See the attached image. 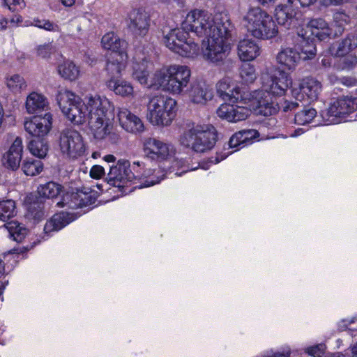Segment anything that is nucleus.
Here are the masks:
<instances>
[{
    "label": "nucleus",
    "instance_id": "1",
    "mask_svg": "<svg viewBox=\"0 0 357 357\" xmlns=\"http://www.w3.org/2000/svg\"><path fill=\"white\" fill-rule=\"evenodd\" d=\"M84 102L69 91L59 93L57 103L62 113L74 124L88 121L94 138L102 139L110 133L115 118L114 107L107 98L100 96L85 98Z\"/></svg>",
    "mask_w": 357,
    "mask_h": 357
},
{
    "label": "nucleus",
    "instance_id": "2",
    "mask_svg": "<svg viewBox=\"0 0 357 357\" xmlns=\"http://www.w3.org/2000/svg\"><path fill=\"white\" fill-rule=\"evenodd\" d=\"M211 15L205 10L190 11L182 22L181 28L172 29L164 37L166 47L182 56H193L199 47L190 33L204 38L211 36Z\"/></svg>",
    "mask_w": 357,
    "mask_h": 357
},
{
    "label": "nucleus",
    "instance_id": "3",
    "mask_svg": "<svg viewBox=\"0 0 357 357\" xmlns=\"http://www.w3.org/2000/svg\"><path fill=\"white\" fill-rule=\"evenodd\" d=\"M52 115L46 112L44 116L36 115L30 121H25L24 129L33 137L28 148L33 155L39 159L46 156L49 146L43 138L52 128Z\"/></svg>",
    "mask_w": 357,
    "mask_h": 357
},
{
    "label": "nucleus",
    "instance_id": "4",
    "mask_svg": "<svg viewBox=\"0 0 357 357\" xmlns=\"http://www.w3.org/2000/svg\"><path fill=\"white\" fill-rule=\"evenodd\" d=\"M64 188L62 185L54 181H49L40 184L36 192L29 193L25 197L29 215L35 222H38L45 216L46 199H56L63 194Z\"/></svg>",
    "mask_w": 357,
    "mask_h": 357
},
{
    "label": "nucleus",
    "instance_id": "5",
    "mask_svg": "<svg viewBox=\"0 0 357 357\" xmlns=\"http://www.w3.org/2000/svg\"><path fill=\"white\" fill-rule=\"evenodd\" d=\"M218 139L215 128L212 126H193L180 138V143L197 153H204L213 148Z\"/></svg>",
    "mask_w": 357,
    "mask_h": 357
},
{
    "label": "nucleus",
    "instance_id": "6",
    "mask_svg": "<svg viewBox=\"0 0 357 357\" xmlns=\"http://www.w3.org/2000/svg\"><path fill=\"white\" fill-rule=\"evenodd\" d=\"M244 20L247 22L248 31L256 38L270 39L278 33V28L272 16L259 7L250 8Z\"/></svg>",
    "mask_w": 357,
    "mask_h": 357
},
{
    "label": "nucleus",
    "instance_id": "7",
    "mask_svg": "<svg viewBox=\"0 0 357 357\" xmlns=\"http://www.w3.org/2000/svg\"><path fill=\"white\" fill-rule=\"evenodd\" d=\"M176 101L164 96L152 98L148 104L147 119L154 126H167L175 116Z\"/></svg>",
    "mask_w": 357,
    "mask_h": 357
},
{
    "label": "nucleus",
    "instance_id": "8",
    "mask_svg": "<svg viewBox=\"0 0 357 357\" xmlns=\"http://www.w3.org/2000/svg\"><path fill=\"white\" fill-rule=\"evenodd\" d=\"M98 196L96 191L84 188L82 190H77L76 192H66L61 196L56 206L59 208L67 206L72 209L83 208L95 204Z\"/></svg>",
    "mask_w": 357,
    "mask_h": 357
},
{
    "label": "nucleus",
    "instance_id": "9",
    "mask_svg": "<svg viewBox=\"0 0 357 357\" xmlns=\"http://www.w3.org/2000/svg\"><path fill=\"white\" fill-rule=\"evenodd\" d=\"M202 45L204 57L215 64L221 63L226 59L230 50L227 40L215 38L214 35L204 38Z\"/></svg>",
    "mask_w": 357,
    "mask_h": 357
},
{
    "label": "nucleus",
    "instance_id": "10",
    "mask_svg": "<svg viewBox=\"0 0 357 357\" xmlns=\"http://www.w3.org/2000/svg\"><path fill=\"white\" fill-rule=\"evenodd\" d=\"M130 162L126 160H119L116 165L109 167V172L107 174V182L110 185L119 188L131 185L137 179V176L129 169Z\"/></svg>",
    "mask_w": 357,
    "mask_h": 357
},
{
    "label": "nucleus",
    "instance_id": "11",
    "mask_svg": "<svg viewBox=\"0 0 357 357\" xmlns=\"http://www.w3.org/2000/svg\"><path fill=\"white\" fill-rule=\"evenodd\" d=\"M61 152L70 158L82 155L84 151V144L81 135L75 130L66 129L62 131L59 138Z\"/></svg>",
    "mask_w": 357,
    "mask_h": 357
},
{
    "label": "nucleus",
    "instance_id": "12",
    "mask_svg": "<svg viewBox=\"0 0 357 357\" xmlns=\"http://www.w3.org/2000/svg\"><path fill=\"white\" fill-rule=\"evenodd\" d=\"M245 99L243 102L231 104H222L216 111L218 117L228 122L236 123L245 120L251 113L250 108L247 106L248 100Z\"/></svg>",
    "mask_w": 357,
    "mask_h": 357
},
{
    "label": "nucleus",
    "instance_id": "13",
    "mask_svg": "<svg viewBox=\"0 0 357 357\" xmlns=\"http://www.w3.org/2000/svg\"><path fill=\"white\" fill-rule=\"evenodd\" d=\"M211 34L215 38L227 40L235 30L227 11L217 12L211 18Z\"/></svg>",
    "mask_w": 357,
    "mask_h": 357
},
{
    "label": "nucleus",
    "instance_id": "14",
    "mask_svg": "<svg viewBox=\"0 0 357 357\" xmlns=\"http://www.w3.org/2000/svg\"><path fill=\"white\" fill-rule=\"evenodd\" d=\"M250 102L249 106L257 115L264 116H271L278 111L277 105L273 100V97L266 91L263 90L255 92L252 100H248Z\"/></svg>",
    "mask_w": 357,
    "mask_h": 357
},
{
    "label": "nucleus",
    "instance_id": "15",
    "mask_svg": "<svg viewBox=\"0 0 357 357\" xmlns=\"http://www.w3.org/2000/svg\"><path fill=\"white\" fill-rule=\"evenodd\" d=\"M298 9L295 0H287L286 3L278 5L275 9V17L278 24L286 29L296 26Z\"/></svg>",
    "mask_w": 357,
    "mask_h": 357
},
{
    "label": "nucleus",
    "instance_id": "16",
    "mask_svg": "<svg viewBox=\"0 0 357 357\" xmlns=\"http://www.w3.org/2000/svg\"><path fill=\"white\" fill-rule=\"evenodd\" d=\"M190 100L195 104L205 105L213 97L212 89L204 82L193 81L184 90Z\"/></svg>",
    "mask_w": 357,
    "mask_h": 357
},
{
    "label": "nucleus",
    "instance_id": "17",
    "mask_svg": "<svg viewBox=\"0 0 357 357\" xmlns=\"http://www.w3.org/2000/svg\"><path fill=\"white\" fill-rule=\"evenodd\" d=\"M128 29L135 36H144L149 31L150 17L143 8L132 9L128 14Z\"/></svg>",
    "mask_w": 357,
    "mask_h": 357
},
{
    "label": "nucleus",
    "instance_id": "18",
    "mask_svg": "<svg viewBox=\"0 0 357 357\" xmlns=\"http://www.w3.org/2000/svg\"><path fill=\"white\" fill-rule=\"evenodd\" d=\"M170 92L181 94L190 83V70L185 66H172Z\"/></svg>",
    "mask_w": 357,
    "mask_h": 357
},
{
    "label": "nucleus",
    "instance_id": "19",
    "mask_svg": "<svg viewBox=\"0 0 357 357\" xmlns=\"http://www.w3.org/2000/svg\"><path fill=\"white\" fill-rule=\"evenodd\" d=\"M146 155L151 160H163L169 154V145L154 138H149L144 144Z\"/></svg>",
    "mask_w": 357,
    "mask_h": 357
},
{
    "label": "nucleus",
    "instance_id": "20",
    "mask_svg": "<svg viewBox=\"0 0 357 357\" xmlns=\"http://www.w3.org/2000/svg\"><path fill=\"white\" fill-rule=\"evenodd\" d=\"M278 76L275 75L271 77L270 84L264 86V91L268 92L271 96H282L285 93L291 81L289 75L283 70L278 71Z\"/></svg>",
    "mask_w": 357,
    "mask_h": 357
},
{
    "label": "nucleus",
    "instance_id": "21",
    "mask_svg": "<svg viewBox=\"0 0 357 357\" xmlns=\"http://www.w3.org/2000/svg\"><path fill=\"white\" fill-rule=\"evenodd\" d=\"M121 126L128 132L137 133L144 130V126L141 119L127 109H121L117 114Z\"/></svg>",
    "mask_w": 357,
    "mask_h": 357
},
{
    "label": "nucleus",
    "instance_id": "22",
    "mask_svg": "<svg viewBox=\"0 0 357 357\" xmlns=\"http://www.w3.org/2000/svg\"><path fill=\"white\" fill-rule=\"evenodd\" d=\"M22 140L20 137H17L13 142L8 151L3 156L4 165L13 171L17 169L22 160Z\"/></svg>",
    "mask_w": 357,
    "mask_h": 357
},
{
    "label": "nucleus",
    "instance_id": "23",
    "mask_svg": "<svg viewBox=\"0 0 357 357\" xmlns=\"http://www.w3.org/2000/svg\"><path fill=\"white\" fill-rule=\"evenodd\" d=\"M218 95L225 101L231 103L243 102L245 99L238 88L231 87L227 80L219 81L216 84Z\"/></svg>",
    "mask_w": 357,
    "mask_h": 357
},
{
    "label": "nucleus",
    "instance_id": "24",
    "mask_svg": "<svg viewBox=\"0 0 357 357\" xmlns=\"http://www.w3.org/2000/svg\"><path fill=\"white\" fill-rule=\"evenodd\" d=\"M126 53L110 54L105 66V70L109 77L108 80H116L121 78V71L126 67Z\"/></svg>",
    "mask_w": 357,
    "mask_h": 357
},
{
    "label": "nucleus",
    "instance_id": "25",
    "mask_svg": "<svg viewBox=\"0 0 357 357\" xmlns=\"http://www.w3.org/2000/svg\"><path fill=\"white\" fill-rule=\"evenodd\" d=\"M300 93L296 97L303 98L305 96L309 101H314L318 98V96L321 91V83L311 77H307L302 79L299 84Z\"/></svg>",
    "mask_w": 357,
    "mask_h": 357
},
{
    "label": "nucleus",
    "instance_id": "26",
    "mask_svg": "<svg viewBox=\"0 0 357 357\" xmlns=\"http://www.w3.org/2000/svg\"><path fill=\"white\" fill-rule=\"evenodd\" d=\"M336 124L345 119L346 115L357 110V98L345 96L336 101Z\"/></svg>",
    "mask_w": 357,
    "mask_h": 357
},
{
    "label": "nucleus",
    "instance_id": "27",
    "mask_svg": "<svg viewBox=\"0 0 357 357\" xmlns=\"http://www.w3.org/2000/svg\"><path fill=\"white\" fill-rule=\"evenodd\" d=\"M238 55L241 60L249 61L254 60L260 54L258 45L250 39H243L239 41L237 47Z\"/></svg>",
    "mask_w": 357,
    "mask_h": 357
},
{
    "label": "nucleus",
    "instance_id": "28",
    "mask_svg": "<svg viewBox=\"0 0 357 357\" xmlns=\"http://www.w3.org/2000/svg\"><path fill=\"white\" fill-rule=\"evenodd\" d=\"M74 220V215L67 212L54 214L45 225L46 234L59 231Z\"/></svg>",
    "mask_w": 357,
    "mask_h": 357
},
{
    "label": "nucleus",
    "instance_id": "29",
    "mask_svg": "<svg viewBox=\"0 0 357 357\" xmlns=\"http://www.w3.org/2000/svg\"><path fill=\"white\" fill-rule=\"evenodd\" d=\"M301 59V52L296 48H285L277 55L278 62L288 70H294Z\"/></svg>",
    "mask_w": 357,
    "mask_h": 357
},
{
    "label": "nucleus",
    "instance_id": "30",
    "mask_svg": "<svg viewBox=\"0 0 357 357\" xmlns=\"http://www.w3.org/2000/svg\"><path fill=\"white\" fill-rule=\"evenodd\" d=\"M308 26L311 29V33L319 41H328L331 39L332 29L328 24L321 18L312 19L308 22Z\"/></svg>",
    "mask_w": 357,
    "mask_h": 357
},
{
    "label": "nucleus",
    "instance_id": "31",
    "mask_svg": "<svg viewBox=\"0 0 357 357\" xmlns=\"http://www.w3.org/2000/svg\"><path fill=\"white\" fill-rule=\"evenodd\" d=\"M101 44L104 49L112 51L111 54L126 53V42L121 40L114 32L105 34L102 38Z\"/></svg>",
    "mask_w": 357,
    "mask_h": 357
},
{
    "label": "nucleus",
    "instance_id": "32",
    "mask_svg": "<svg viewBox=\"0 0 357 357\" xmlns=\"http://www.w3.org/2000/svg\"><path fill=\"white\" fill-rule=\"evenodd\" d=\"M171 70L172 66L169 67H163L162 68L156 70L152 78L151 85L157 89H162V90L170 92L171 83Z\"/></svg>",
    "mask_w": 357,
    "mask_h": 357
},
{
    "label": "nucleus",
    "instance_id": "33",
    "mask_svg": "<svg viewBox=\"0 0 357 357\" xmlns=\"http://www.w3.org/2000/svg\"><path fill=\"white\" fill-rule=\"evenodd\" d=\"M47 107V101L46 98L38 93H31L26 101V108L29 114L38 113L45 110Z\"/></svg>",
    "mask_w": 357,
    "mask_h": 357
},
{
    "label": "nucleus",
    "instance_id": "34",
    "mask_svg": "<svg viewBox=\"0 0 357 357\" xmlns=\"http://www.w3.org/2000/svg\"><path fill=\"white\" fill-rule=\"evenodd\" d=\"M297 51L301 52V59L303 60L312 59L317 54V47L314 39H300L296 45Z\"/></svg>",
    "mask_w": 357,
    "mask_h": 357
},
{
    "label": "nucleus",
    "instance_id": "35",
    "mask_svg": "<svg viewBox=\"0 0 357 357\" xmlns=\"http://www.w3.org/2000/svg\"><path fill=\"white\" fill-rule=\"evenodd\" d=\"M106 86L116 95L123 97L130 96L133 93V87L130 83L120 78L116 80H107Z\"/></svg>",
    "mask_w": 357,
    "mask_h": 357
},
{
    "label": "nucleus",
    "instance_id": "36",
    "mask_svg": "<svg viewBox=\"0 0 357 357\" xmlns=\"http://www.w3.org/2000/svg\"><path fill=\"white\" fill-rule=\"evenodd\" d=\"M148 63L147 59L143 58L139 61H135L132 65V77L142 84L147 83L149 76Z\"/></svg>",
    "mask_w": 357,
    "mask_h": 357
},
{
    "label": "nucleus",
    "instance_id": "37",
    "mask_svg": "<svg viewBox=\"0 0 357 357\" xmlns=\"http://www.w3.org/2000/svg\"><path fill=\"white\" fill-rule=\"evenodd\" d=\"M16 203L14 200L0 199V220L8 222L17 215Z\"/></svg>",
    "mask_w": 357,
    "mask_h": 357
},
{
    "label": "nucleus",
    "instance_id": "38",
    "mask_svg": "<svg viewBox=\"0 0 357 357\" xmlns=\"http://www.w3.org/2000/svg\"><path fill=\"white\" fill-rule=\"evenodd\" d=\"M58 72L63 79L72 82L78 77L79 69L73 62L67 61L58 66Z\"/></svg>",
    "mask_w": 357,
    "mask_h": 357
},
{
    "label": "nucleus",
    "instance_id": "39",
    "mask_svg": "<svg viewBox=\"0 0 357 357\" xmlns=\"http://www.w3.org/2000/svg\"><path fill=\"white\" fill-rule=\"evenodd\" d=\"M5 226L10 238L16 242H22L27 234L28 229L17 221L8 222Z\"/></svg>",
    "mask_w": 357,
    "mask_h": 357
},
{
    "label": "nucleus",
    "instance_id": "40",
    "mask_svg": "<svg viewBox=\"0 0 357 357\" xmlns=\"http://www.w3.org/2000/svg\"><path fill=\"white\" fill-rule=\"evenodd\" d=\"M43 169V164L40 159L27 158L22 165V169L27 176H36L40 174Z\"/></svg>",
    "mask_w": 357,
    "mask_h": 357
},
{
    "label": "nucleus",
    "instance_id": "41",
    "mask_svg": "<svg viewBox=\"0 0 357 357\" xmlns=\"http://www.w3.org/2000/svg\"><path fill=\"white\" fill-rule=\"evenodd\" d=\"M357 47V37L349 34L339 44L336 54L344 55Z\"/></svg>",
    "mask_w": 357,
    "mask_h": 357
},
{
    "label": "nucleus",
    "instance_id": "42",
    "mask_svg": "<svg viewBox=\"0 0 357 357\" xmlns=\"http://www.w3.org/2000/svg\"><path fill=\"white\" fill-rule=\"evenodd\" d=\"M317 115L315 109L304 107L303 109L295 114V123L298 125H305L310 123Z\"/></svg>",
    "mask_w": 357,
    "mask_h": 357
},
{
    "label": "nucleus",
    "instance_id": "43",
    "mask_svg": "<svg viewBox=\"0 0 357 357\" xmlns=\"http://www.w3.org/2000/svg\"><path fill=\"white\" fill-rule=\"evenodd\" d=\"M337 57L339 59L336 60V64L337 63L338 65V66H336L337 69L350 70L357 64V57L352 54H346L344 55L336 54V59Z\"/></svg>",
    "mask_w": 357,
    "mask_h": 357
},
{
    "label": "nucleus",
    "instance_id": "44",
    "mask_svg": "<svg viewBox=\"0 0 357 357\" xmlns=\"http://www.w3.org/2000/svg\"><path fill=\"white\" fill-rule=\"evenodd\" d=\"M6 85L8 88L15 93H20L22 90L26 87L24 79L18 74L8 77Z\"/></svg>",
    "mask_w": 357,
    "mask_h": 357
},
{
    "label": "nucleus",
    "instance_id": "45",
    "mask_svg": "<svg viewBox=\"0 0 357 357\" xmlns=\"http://www.w3.org/2000/svg\"><path fill=\"white\" fill-rule=\"evenodd\" d=\"M239 75L242 81L246 84L252 83L256 79L255 68L250 63H244L241 65Z\"/></svg>",
    "mask_w": 357,
    "mask_h": 357
},
{
    "label": "nucleus",
    "instance_id": "46",
    "mask_svg": "<svg viewBox=\"0 0 357 357\" xmlns=\"http://www.w3.org/2000/svg\"><path fill=\"white\" fill-rule=\"evenodd\" d=\"M336 36L338 33L342 34L344 30V26L350 21L349 16L343 11L336 10Z\"/></svg>",
    "mask_w": 357,
    "mask_h": 357
},
{
    "label": "nucleus",
    "instance_id": "47",
    "mask_svg": "<svg viewBox=\"0 0 357 357\" xmlns=\"http://www.w3.org/2000/svg\"><path fill=\"white\" fill-rule=\"evenodd\" d=\"M326 349L324 344H319L307 347L305 352L313 357H324Z\"/></svg>",
    "mask_w": 357,
    "mask_h": 357
},
{
    "label": "nucleus",
    "instance_id": "48",
    "mask_svg": "<svg viewBox=\"0 0 357 357\" xmlns=\"http://www.w3.org/2000/svg\"><path fill=\"white\" fill-rule=\"evenodd\" d=\"M237 133L242 135L241 140L243 144L252 142L253 139L258 137L259 135L258 131L255 129L242 130L237 132Z\"/></svg>",
    "mask_w": 357,
    "mask_h": 357
},
{
    "label": "nucleus",
    "instance_id": "49",
    "mask_svg": "<svg viewBox=\"0 0 357 357\" xmlns=\"http://www.w3.org/2000/svg\"><path fill=\"white\" fill-rule=\"evenodd\" d=\"M334 107L335 103H331L330 107L327 110L323 112L321 116L325 125H331L335 123Z\"/></svg>",
    "mask_w": 357,
    "mask_h": 357
},
{
    "label": "nucleus",
    "instance_id": "50",
    "mask_svg": "<svg viewBox=\"0 0 357 357\" xmlns=\"http://www.w3.org/2000/svg\"><path fill=\"white\" fill-rule=\"evenodd\" d=\"M317 1L318 0H295V3L298 6V3H299L301 7L305 8L314 5ZM319 2L320 5L327 7L333 3V0H319Z\"/></svg>",
    "mask_w": 357,
    "mask_h": 357
},
{
    "label": "nucleus",
    "instance_id": "51",
    "mask_svg": "<svg viewBox=\"0 0 357 357\" xmlns=\"http://www.w3.org/2000/svg\"><path fill=\"white\" fill-rule=\"evenodd\" d=\"M53 50V47L51 44H45L43 45H39L37 48V54L43 59H47L50 56Z\"/></svg>",
    "mask_w": 357,
    "mask_h": 357
},
{
    "label": "nucleus",
    "instance_id": "52",
    "mask_svg": "<svg viewBox=\"0 0 357 357\" xmlns=\"http://www.w3.org/2000/svg\"><path fill=\"white\" fill-rule=\"evenodd\" d=\"M22 3L23 6L21 8L25 6L24 0H2V6H8V9L12 12L16 10V6H20Z\"/></svg>",
    "mask_w": 357,
    "mask_h": 357
},
{
    "label": "nucleus",
    "instance_id": "53",
    "mask_svg": "<svg viewBox=\"0 0 357 357\" xmlns=\"http://www.w3.org/2000/svg\"><path fill=\"white\" fill-rule=\"evenodd\" d=\"M105 174V169L100 165H93L90 170V176L95 179L100 178Z\"/></svg>",
    "mask_w": 357,
    "mask_h": 357
},
{
    "label": "nucleus",
    "instance_id": "54",
    "mask_svg": "<svg viewBox=\"0 0 357 357\" xmlns=\"http://www.w3.org/2000/svg\"><path fill=\"white\" fill-rule=\"evenodd\" d=\"M242 135L241 133H234L229 139V146L230 148H237L240 145L243 144L241 137Z\"/></svg>",
    "mask_w": 357,
    "mask_h": 357
},
{
    "label": "nucleus",
    "instance_id": "55",
    "mask_svg": "<svg viewBox=\"0 0 357 357\" xmlns=\"http://www.w3.org/2000/svg\"><path fill=\"white\" fill-rule=\"evenodd\" d=\"M338 80L347 86H354L357 84L356 79L352 77H344Z\"/></svg>",
    "mask_w": 357,
    "mask_h": 357
},
{
    "label": "nucleus",
    "instance_id": "56",
    "mask_svg": "<svg viewBox=\"0 0 357 357\" xmlns=\"http://www.w3.org/2000/svg\"><path fill=\"white\" fill-rule=\"evenodd\" d=\"M298 107V103L296 102H285V105L283 107L284 112L291 111Z\"/></svg>",
    "mask_w": 357,
    "mask_h": 357
},
{
    "label": "nucleus",
    "instance_id": "57",
    "mask_svg": "<svg viewBox=\"0 0 357 357\" xmlns=\"http://www.w3.org/2000/svg\"><path fill=\"white\" fill-rule=\"evenodd\" d=\"M181 167L184 168L182 172H176L175 173V174L178 176H181L185 172L195 170L197 169V167H190L189 164H188L187 165H182Z\"/></svg>",
    "mask_w": 357,
    "mask_h": 357
},
{
    "label": "nucleus",
    "instance_id": "58",
    "mask_svg": "<svg viewBox=\"0 0 357 357\" xmlns=\"http://www.w3.org/2000/svg\"><path fill=\"white\" fill-rule=\"evenodd\" d=\"M43 29L47 31H52L54 29V24L49 20H43Z\"/></svg>",
    "mask_w": 357,
    "mask_h": 357
},
{
    "label": "nucleus",
    "instance_id": "59",
    "mask_svg": "<svg viewBox=\"0 0 357 357\" xmlns=\"http://www.w3.org/2000/svg\"><path fill=\"white\" fill-rule=\"evenodd\" d=\"M28 250L27 247L22 246V247H18V248H14L11 250V253L13 254H20V253H24Z\"/></svg>",
    "mask_w": 357,
    "mask_h": 357
},
{
    "label": "nucleus",
    "instance_id": "60",
    "mask_svg": "<svg viewBox=\"0 0 357 357\" xmlns=\"http://www.w3.org/2000/svg\"><path fill=\"white\" fill-rule=\"evenodd\" d=\"M355 321L354 320H351L349 324V326L347 325H344L346 326V328L349 331H351V336H355L356 334H357V328L356 327H351V325L352 324H354Z\"/></svg>",
    "mask_w": 357,
    "mask_h": 357
},
{
    "label": "nucleus",
    "instance_id": "61",
    "mask_svg": "<svg viewBox=\"0 0 357 357\" xmlns=\"http://www.w3.org/2000/svg\"><path fill=\"white\" fill-rule=\"evenodd\" d=\"M290 356V352L289 351H287V352H276V353H274L273 354H272L271 356H265V357H289Z\"/></svg>",
    "mask_w": 357,
    "mask_h": 357
},
{
    "label": "nucleus",
    "instance_id": "62",
    "mask_svg": "<svg viewBox=\"0 0 357 357\" xmlns=\"http://www.w3.org/2000/svg\"><path fill=\"white\" fill-rule=\"evenodd\" d=\"M331 57H324L322 59V64L323 66L326 68H331Z\"/></svg>",
    "mask_w": 357,
    "mask_h": 357
},
{
    "label": "nucleus",
    "instance_id": "63",
    "mask_svg": "<svg viewBox=\"0 0 357 357\" xmlns=\"http://www.w3.org/2000/svg\"><path fill=\"white\" fill-rule=\"evenodd\" d=\"M8 23V20L6 18H3L0 20V29L3 30L6 28V25Z\"/></svg>",
    "mask_w": 357,
    "mask_h": 357
},
{
    "label": "nucleus",
    "instance_id": "64",
    "mask_svg": "<svg viewBox=\"0 0 357 357\" xmlns=\"http://www.w3.org/2000/svg\"><path fill=\"white\" fill-rule=\"evenodd\" d=\"M104 160L107 162H114L116 160V158L113 155H107L104 157Z\"/></svg>",
    "mask_w": 357,
    "mask_h": 357
}]
</instances>
